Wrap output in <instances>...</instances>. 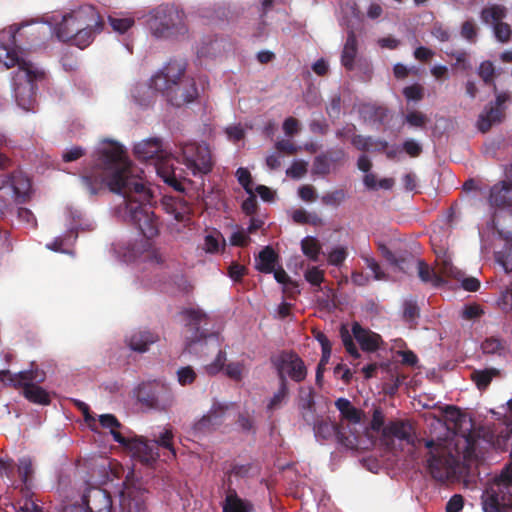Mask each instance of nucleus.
Listing matches in <instances>:
<instances>
[{
	"mask_svg": "<svg viewBox=\"0 0 512 512\" xmlns=\"http://www.w3.org/2000/svg\"><path fill=\"white\" fill-rule=\"evenodd\" d=\"M93 165L80 177L83 189L96 196L106 187L123 196L118 205V215L136 227L147 239L159 234V221L149 206L153 197L149 187L133 175L131 162L122 145L108 141L94 153Z\"/></svg>",
	"mask_w": 512,
	"mask_h": 512,
	"instance_id": "1",
	"label": "nucleus"
},
{
	"mask_svg": "<svg viewBox=\"0 0 512 512\" xmlns=\"http://www.w3.org/2000/svg\"><path fill=\"white\" fill-rule=\"evenodd\" d=\"M186 68L185 61L170 60L150 79V87L174 107L192 103L198 97L196 82L186 75Z\"/></svg>",
	"mask_w": 512,
	"mask_h": 512,
	"instance_id": "2",
	"label": "nucleus"
},
{
	"mask_svg": "<svg viewBox=\"0 0 512 512\" xmlns=\"http://www.w3.org/2000/svg\"><path fill=\"white\" fill-rule=\"evenodd\" d=\"M150 34L161 40H178L188 33L183 10L173 3H163L153 8L146 20Z\"/></svg>",
	"mask_w": 512,
	"mask_h": 512,
	"instance_id": "3",
	"label": "nucleus"
},
{
	"mask_svg": "<svg viewBox=\"0 0 512 512\" xmlns=\"http://www.w3.org/2000/svg\"><path fill=\"white\" fill-rule=\"evenodd\" d=\"M134 155L143 161H153L158 176L177 192H184L185 178L176 174L171 163L172 155L163 147L159 138H149L134 146Z\"/></svg>",
	"mask_w": 512,
	"mask_h": 512,
	"instance_id": "4",
	"label": "nucleus"
},
{
	"mask_svg": "<svg viewBox=\"0 0 512 512\" xmlns=\"http://www.w3.org/2000/svg\"><path fill=\"white\" fill-rule=\"evenodd\" d=\"M425 446L430 449L427 458V468L431 476L444 482L458 479L464 473L465 467L459 454L453 455L446 447L427 440Z\"/></svg>",
	"mask_w": 512,
	"mask_h": 512,
	"instance_id": "5",
	"label": "nucleus"
},
{
	"mask_svg": "<svg viewBox=\"0 0 512 512\" xmlns=\"http://www.w3.org/2000/svg\"><path fill=\"white\" fill-rule=\"evenodd\" d=\"M45 380V373L38 368L12 373L9 370L0 371V381L14 388H23L24 397L35 404L48 405L50 396L45 389L36 385Z\"/></svg>",
	"mask_w": 512,
	"mask_h": 512,
	"instance_id": "6",
	"label": "nucleus"
},
{
	"mask_svg": "<svg viewBox=\"0 0 512 512\" xmlns=\"http://www.w3.org/2000/svg\"><path fill=\"white\" fill-rule=\"evenodd\" d=\"M0 62H2L6 68L18 66V71L14 78L15 97L18 104L25 110H28V107L20 102L19 94L21 90V84L16 83V81L18 78L25 79L29 91L33 93L34 82L41 81L45 78L44 70L36 66L34 63L19 57L15 49H12L6 45H0Z\"/></svg>",
	"mask_w": 512,
	"mask_h": 512,
	"instance_id": "7",
	"label": "nucleus"
},
{
	"mask_svg": "<svg viewBox=\"0 0 512 512\" xmlns=\"http://www.w3.org/2000/svg\"><path fill=\"white\" fill-rule=\"evenodd\" d=\"M482 498L485 512H501L504 508L512 507V468H505L485 490Z\"/></svg>",
	"mask_w": 512,
	"mask_h": 512,
	"instance_id": "8",
	"label": "nucleus"
},
{
	"mask_svg": "<svg viewBox=\"0 0 512 512\" xmlns=\"http://www.w3.org/2000/svg\"><path fill=\"white\" fill-rule=\"evenodd\" d=\"M352 334L346 326L342 325L340 329V336L347 353L353 358L358 359L360 353L354 343L355 339L360 348L368 353L375 352L382 342L381 336L369 329L363 328L358 322L352 324Z\"/></svg>",
	"mask_w": 512,
	"mask_h": 512,
	"instance_id": "9",
	"label": "nucleus"
},
{
	"mask_svg": "<svg viewBox=\"0 0 512 512\" xmlns=\"http://www.w3.org/2000/svg\"><path fill=\"white\" fill-rule=\"evenodd\" d=\"M183 320L185 321V348L189 351L193 346L208 338H215L214 333H209L206 326L208 325L207 314L199 308H185L181 311Z\"/></svg>",
	"mask_w": 512,
	"mask_h": 512,
	"instance_id": "10",
	"label": "nucleus"
},
{
	"mask_svg": "<svg viewBox=\"0 0 512 512\" xmlns=\"http://www.w3.org/2000/svg\"><path fill=\"white\" fill-rule=\"evenodd\" d=\"M183 164L194 176L206 175L213 169L209 147L202 143L188 142L180 146Z\"/></svg>",
	"mask_w": 512,
	"mask_h": 512,
	"instance_id": "11",
	"label": "nucleus"
},
{
	"mask_svg": "<svg viewBox=\"0 0 512 512\" xmlns=\"http://www.w3.org/2000/svg\"><path fill=\"white\" fill-rule=\"evenodd\" d=\"M279 378V382L288 384L287 378L300 383L307 376V368L304 361L294 351H282L271 359Z\"/></svg>",
	"mask_w": 512,
	"mask_h": 512,
	"instance_id": "12",
	"label": "nucleus"
},
{
	"mask_svg": "<svg viewBox=\"0 0 512 512\" xmlns=\"http://www.w3.org/2000/svg\"><path fill=\"white\" fill-rule=\"evenodd\" d=\"M90 16L96 15V9L92 5H82L77 10L65 15L56 27L57 38L63 42H71L77 29L83 24H91Z\"/></svg>",
	"mask_w": 512,
	"mask_h": 512,
	"instance_id": "13",
	"label": "nucleus"
},
{
	"mask_svg": "<svg viewBox=\"0 0 512 512\" xmlns=\"http://www.w3.org/2000/svg\"><path fill=\"white\" fill-rule=\"evenodd\" d=\"M112 436L114 441L128 448L133 457L137 458L145 465H151L159 456V454L154 451V445L149 444V442L143 437L135 436L133 438H128L123 436L119 431H112Z\"/></svg>",
	"mask_w": 512,
	"mask_h": 512,
	"instance_id": "14",
	"label": "nucleus"
},
{
	"mask_svg": "<svg viewBox=\"0 0 512 512\" xmlns=\"http://www.w3.org/2000/svg\"><path fill=\"white\" fill-rule=\"evenodd\" d=\"M415 439V431L409 420L396 419L389 421L382 430L381 441L391 449L395 441L413 444Z\"/></svg>",
	"mask_w": 512,
	"mask_h": 512,
	"instance_id": "15",
	"label": "nucleus"
},
{
	"mask_svg": "<svg viewBox=\"0 0 512 512\" xmlns=\"http://www.w3.org/2000/svg\"><path fill=\"white\" fill-rule=\"evenodd\" d=\"M488 202L493 208L512 212V182L502 180L495 183L490 188Z\"/></svg>",
	"mask_w": 512,
	"mask_h": 512,
	"instance_id": "16",
	"label": "nucleus"
},
{
	"mask_svg": "<svg viewBox=\"0 0 512 512\" xmlns=\"http://www.w3.org/2000/svg\"><path fill=\"white\" fill-rule=\"evenodd\" d=\"M87 512H111V495L100 487H90L83 496Z\"/></svg>",
	"mask_w": 512,
	"mask_h": 512,
	"instance_id": "17",
	"label": "nucleus"
},
{
	"mask_svg": "<svg viewBox=\"0 0 512 512\" xmlns=\"http://www.w3.org/2000/svg\"><path fill=\"white\" fill-rule=\"evenodd\" d=\"M88 19L91 20V24H83L79 27L71 41L80 49L86 48L93 41L95 34L101 32L104 27V21L97 10L96 15L93 17L89 15Z\"/></svg>",
	"mask_w": 512,
	"mask_h": 512,
	"instance_id": "18",
	"label": "nucleus"
},
{
	"mask_svg": "<svg viewBox=\"0 0 512 512\" xmlns=\"http://www.w3.org/2000/svg\"><path fill=\"white\" fill-rule=\"evenodd\" d=\"M313 430L316 438L328 440L335 437L340 444L346 447L351 443L349 437L343 432L342 428L328 419H318L314 423Z\"/></svg>",
	"mask_w": 512,
	"mask_h": 512,
	"instance_id": "19",
	"label": "nucleus"
},
{
	"mask_svg": "<svg viewBox=\"0 0 512 512\" xmlns=\"http://www.w3.org/2000/svg\"><path fill=\"white\" fill-rule=\"evenodd\" d=\"M509 99L506 93L497 95L495 106H491L482 113L478 120V128L481 132H487L494 123L500 122L504 116L502 105Z\"/></svg>",
	"mask_w": 512,
	"mask_h": 512,
	"instance_id": "20",
	"label": "nucleus"
},
{
	"mask_svg": "<svg viewBox=\"0 0 512 512\" xmlns=\"http://www.w3.org/2000/svg\"><path fill=\"white\" fill-rule=\"evenodd\" d=\"M8 182L18 202L24 203L30 198L31 180L23 171H13L8 177Z\"/></svg>",
	"mask_w": 512,
	"mask_h": 512,
	"instance_id": "21",
	"label": "nucleus"
},
{
	"mask_svg": "<svg viewBox=\"0 0 512 512\" xmlns=\"http://www.w3.org/2000/svg\"><path fill=\"white\" fill-rule=\"evenodd\" d=\"M159 341V335L151 330L135 331L128 339L127 344L133 351L144 353L149 346Z\"/></svg>",
	"mask_w": 512,
	"mask_h": 512,
	"instance_id": "22",
	"label": "nucleus"
},
{
	"mask_svg": "<svg viewBox=\"0 0 512 512\" xmlns=\"http://www.w3.org/2000/svg\"><path fill=\"white\" fill-rule=\"evenodd\" d=\"M163 207L167 214L171 215L177 222L187 224L190 217V208L186 202L176 198H165Z\"/></svg>",
	"mask_w": 512,
	"mask_h": 512,
	"instance_id": "23",
	"label": "nucleus"
},
{
	"mask_svg": "<svg viewBox=\"0 0 512 512\" xmlns=\"http://www.w3.org/2000/svg\"><path fill=\"white\" fill-rule=\"evenodd\" d=\"M223 512H254L251 501L238 496L235 489L229 487L222 506Z\"/></svg>",
	"mask_w": 512,
	"mask_h": 512,
	"instance_id": "24",
	"label": "nucleus"
},
{
	"mask_svg": "<svg viewBox=\"0 0 512 512\" xmlns=\"http://www.w3.org/2000/svg\"><path fill=\"white\" fill-rule=\"evenodd\" d=\"M358 44L354 31H349L341 54V64L348 70L354 69V62L357 56Z\"/></svg>",
	"mask_w": 512,
	"mask_h": 512,
	"instance_id": "25",
	"label": "nucleus"
},
{
	"mask_svg": "<svg viewBox=\"0 0 512 512\" xmlns=\"http://www.w3.org/2000/svg\"><path fill=\"white\" fill-rule=\"evenodd\" d=\"M277 262L278 254L272 247L266 246L255 259V268L261 273L270 274L274 271Z\"/></svg>",
	"mask_w": 512,
	"mask_h": 512,
	"instance_id": "26",
	"label": "nucleus"
},
{
	"mask_svg": "<svg viewBox=\"0 0 512 512\" xmlns=\"http://www.w3.org/2000/svg\"><path fill=\"white\" fill-rule=\"evenodd\" d=\"M481 349L484 354L497 355L502 358H506L509 354L507 342L497 337L486 338L481 344Z\"/></svg>",
	"mask_w": 512,
	"mask_h": 512,
	"instance_id": "27",
	"label": "nucleus"
},
{
	"mask_svg": "<svg viewBox=\"0 0 512 512\" xmlns=\"http://www.w3.org/2000/svg\"><path fill=\"white\" fill-rule=\"evenodd\" d=\"M359 113L365 121L383 123L387 118V109L373 104H362Z\"/></svg>",
	"mask_w": 512,
	"mask_h": 512,
	"instance_id": "28",
	"label": "nucleus"
},
{
	"mask_svg": "<svg viewBox=\"0 0 512 512\" xmlns=\"http://www.w3.org/2000/svg\"><path fill=\"white\" fill-rule=\"evenodd\" d=\"M236 406L235 403H221L214 401L207 415L209 416L213 426L218 429L226 419V413Z\"/></svg>",
	"mask_w": 512,
	"mask_h": 512,
	"instance_id": "29",
	"label": "nucleus"
},
{
	"mask_svg": "<svg viewBox=\"0 0 512 512\" xmlns=\"http://www.w3.org/2000/svg\"><path fill=\"white\" fill-rule=\"evenodd\" d=\"M500 371L497 368H486L483 370H474L471 373V380L480 391H485L494 377H498Z\"/></svg>",
	"mask_w": 512,
	"mask_h": 512,
	"instance_id": "30",
	"label": "nucleus"
},
{
	"mask_svg": "<svg viewBox=\"0 0 512 512\" xmlns=\"http://www.w3.org/2000/svg\"><path fill=\"white\" fill-rule=\"evenodd\" d=\"M335 406L342 417L351 423H359L361 420V411L354 407L346 398H339L335 401Z\"/></svg>",
	"mask_w": 512,
	"mask_h": 512,
	"instance_id": "31",
	"label": "nucleus"
},
{
	"mask_svg": "<svg viewBox=\"0 0 512 512\" xmlns=\"http://www.w3.org/2000/svg\"><path fill=\"white\" fill-rule=\"evenodd\" d=\"M418 276L424 283H431L435 287L444 284L443 278L438 275L429 265L423 260H417Z\"/></svg>",
	"mask_w": 512,
	"mask_h": 512,
	"instance_id": "32",
	"label": "nucleus"
},
{
	"mask_svg": "<svg viewBox=\"0 0 512 512\" xmlns=\"http://www.w3.org/2000/svg\"><path fill=\"white\" fill-rule=\"evenodd\" d=\"M506 16V8L502 5H491L481 11V19L486 24H496Z\"/></svg>",
	"mask_w": 512,
	"mask_h": 512,
	"instance_id": "33",
	"label": "nucleus"
},
{
	"mask_svg": "<svg viewBox=\"0 0 512 512\" xmlns=\"http://www.w3.org/2000/svg\"><path fill=\"white\" fill-rule=\"evenodd\" d=\"M301 249L304 255L310 260L314 262L318 261L321 246L316 238L310 236L305 237L301 241Z\"/></svg>",
	"mask_w": 512,
	"mask_h": 512,
	"instance_id": "34",
	"label": "nucleus"
},
{
	"mask_svg": "<svg viewBox=\"0 0 512 512\" xmlns=\"http://www.w3.org/2000/svg\"><path fill=\"white\" fill-rule=\"evenodd\" d=\"M18 472L22 483L26 488H30L32 484L33 464L29 457L19 459Z\"/></svg>",
	"mask_w": 512,
	"mask_h": 512,
	"instance_id": "35",
	"label": "nucleus"
},
{
	"mask_svg": "<svg viewBox=\"0 0 512 512\" xmlns=\"http://www.w3.org/2000/svg\"><path fill=\"white\" fill-rule=\"evenodd\" d=\"M300 408L302 410L303 418L306 422H309L313 419L312 414L315 411V401L312 389H309L305 395H301Z\"/></svg>",
	"mask_w": 512,
	"mask_h": 512,
	"instance_id": "36",
	"label": "nucleus"
},
{
	"mask_svg": "<svg viewBox=\"0 0 512 512\" xmlns=\"http://www.w3.org/2000/svg\"><path fill=\"white\" fill-rule=\"evenodd\" d=\"M347 198V193L344 189H336L331 192H327L321 196V202L325 206L339 207Z\"/></svg>",
	"mask_w": 512,
	"mask_h": 512,
	"instance_id": "37",
	"label": "nucleus"
},
{
	"mask_svg": "<svg viewBox=\"0 0 512 512\" xmlns=\"http://www.w3.org/2000/svg\"><path fill=\"white\" fill-rule=\"evenodd\" d=\"M289 395V387L288 384H285L284 382H279V388L277 392L274 393L273 397L270 399L267 410L268 411H274L281 407L283 402L286 400V398Z\"/></svg>",
	"mask_w": 512,
	"mask_h": 512,
	"instance_id": "38",
	"label": "nucleus"
},
{
	"mask_svg": "<svg viewBox=\"0 0 512 512\" xmlns=\"http://www.w3.org/2000/svg\"><path fill=\"white\" fill-rule=\"evenodd\" d=\"M391 264L403 273H410L414 267L415 258L411 253L404 252L396 255Z\"/></svg>",
	"mask_w": 512,
	"mask_h": 512,
	"instance_id": "39",
	"label": "nucleus"
},
{
	"mask_svg": "<svg viewBox=\"0 0 512 512\" xmlns=\"http://www.w3.org/2000/svg\"><path fill=\"white\" fill-rule=\"evenodd\" d=\"M331 171L328 155L323 153L316 156L313 160L312 174L317 176H326Z\"/></svg>",
	"mask_w": 512,
	"mask_h": 512,
	"instance_id": "40",
	"label": "nucleus"
},
{
	"mask_svg": "<svg viewBox=\"0 0 512 512\" xmlns=\"http://www.w3.org/2000/svg\"><path fill=\"white\" fill-rule=\"evenodd\" d=\"M108 21L112 29L119 34L127 32L135 23L134 18L132 17L118 18L109 16Z\"/></svg>",
	"mask_w": 512,
	"mask_h": 512,
	"instance_id": "41",
	"label": "nucleus"
},
{
	"mask_svg": "<svg viewBox=\"0 0 512 512\" xmlns=\"http://www.w3.org/2000/svg\"><path fill=\"white\" fill-rule=\"evenodd\" d=\"M215 430L216 428L213 426V423L207 414L203 415L192 426V433L194 436L207 434Z\"/></svg>",
	"mask_w": 512,
	"mask_h": 512,
	"instance_id": "42",
	"label": "nucleus"
},
{
	"mask_svg": "<svg viewBox=\"0 0 512 512\" xmlns=\"http://www.w3.org/2000/svg\"><path fill=\"white\" fill-rule=\"evenodd\" d=\"M176 375L177 381L181 386L191 385L197 378V374L191 366L180 367L177 370Z\"/></svg>",
	"mask_w": 512,
	"mask_h": 512,
	"instance_id": "43",
	"label": "nucleus"
},
{
	"mask_svg": "<svg viewBox=\"0 0 512 512\" xmlns=\"http://www.w3.org/2000/svg\"><path fill=\"white\" fill-rule=\"evenodd\" d=\"M445 417L455 428L461 427L465 421V415L461 412L460 408L453 405L446 406Z\"/></svg>",
	"mask_w": 512,
	"mask_h": 512,
	"instance_id": "44",
	"label": "nucleus"
},
{
	"mask_svg": "<svg viewBox=\"0 0 512 512\" xmlns=\"http://www.w3.org/2000/svg\"><path fill=\"white\" fill-rule=\"evenodd\" d=\"M428 121V117L419 111H411L405 116V122L410 127L424 128Z\"/></svg>",
	"mask_w": 512,
	"mask_h": 512,
	"instance_id": "45",
	"label": "nucleus"
},
{
	"mask_svg": "<svg viewBox=\"0 0 512 512\" xmlns=\"http://www.w3.org/2000/svg\"><path fill=\"white\" fill-rule=\"evenodd\" d=\"M445 53L447 56L454 58L456 61L455 65L461 67V69L468 70L471 68L468 62V53L465 50L447 49Z\"/></svg>",
	"mask_w": 512,
	"mask_h": 512,
	"instance_id": "46",
	"label": "nucleus"
},
{
	"mask_svg": "<svg viewBox=\"0 0 512 512\" xmlns=\"http://www.w3.org/2000/svg\"><path fill=\"white\" fill-rule=\"evenodd\" d=\"M308 163L304 160H296L287 169V175L294 179H300L307 173Z\"/></svg>",
	"mask_w": 512,
	"mask_h": 512,
	"instance_id": "47",
	"label": "nucleus"
},
{
	"mask_svg": "<svg viewBox=\"0 0 512 512\" xmlns=\"http://www.w3.org/2000/svg\"><path fill=\"white\" fill-rule=\"evenodd\" d=\"M236 423L243 432L255 433L256 431L254 419L248 412L239 413Z\"/></svg>",
	"mask_w": 512,
	"mask_h": 512,
	"instance_id": "48",
	"label": "nucleus"
},
{
	"mask_svg": "<svg viewBox=\"0 0 512 512\" xmlns=\"http://www.w3.org/2000/svg\"><path fill=\"white\" fill-rule=\"evenodd\" d=\"M419 317V307L415 301H405L403 310V319L408 323H413Z\"/></svg>",
	"mask_w": 512,
	"mask_h": 512,
	"instance_id": "49",
	"label": "nucleus"
},
{
	"mask_svg": "<svg viewBox=\"0 0 512 512\" xmlns=\"http://www.w3.org/2000/svg\"><path fill=\"white\" fill-rule=\"evenodd\" d=\"M483 314V309L477 303L465 305L461 312V316L465 320H474L480 318Z\"/></svg>",
	"mask_w": 512,
	"mask_h": 512,
	"instance_id": "50",
	"label": "nucleus"
},
{
	"mask_svg": "<svg viewBox=\"0 0 512 512\" xmlns=\"http://www.w3.org/2000/svg\"><path fill=\"white\" fill-rule=\"evenodd\" d=\"M225 361H226V353L222 350H219L215 360L205 367L206 372L209 375L217 374L224 368Z\"/></svg>",
	"mask_w": 512,
	"mask_h": 512,
	"instance_id": "51",
	"label": "nucleus"
},
{
	"mask_svg": "<svg viewBox=\"0 0 512 512\" xmlns=\"http://www.w3.org/2000/svg\"><path fill=\"white\" fill-rule=\"evenodd\" d=\"M385 416L380 407H376L373 410L372 419L370 422V428L377 433H382L383 428L385 427Z\"/></svg>",
	"mask_w": 512,
	"mask_h": 512,
	"instance_id": "52",
	"label": "nucleus"
},
{
	"mask_svg": "<svg viewBox=\"0 0 512 512\" xmlns=\"http://www.w3.org/2000/svg\"><path fill=\"white\" fill-rule=\"evenodd\" d=\"M236 177L239 184L244 188L247 193H251L252 189V177L248 169L240 167L236 171Z\"/></svg>",
	"mask_w": 512,
	"mask_h": 512,
	"instance_id": "53",
	"label": "nucleus"
},
{
	"mask_svg": "<svg viewBox=\"0 0 512 512\" xmlns=\"http://www.w3.org/2000/svg\"><path fill=\"white\" fill-rule=\"evenodd\" d=\"M120 506V512H143L142 504L140 502H132L125 492L120 494Z\"/></svg>",
	"mask_w": 512,
	"mask_h": 512,
	"instance_id": "54",
	"label": "nucleus"
},
{
	"mask_svg": "<svg viewBox=\"0 0 512 512\" xmlns=\"http://www.w3.org/2000/svg\"><path fill=\"white\" fill-rule=\"evenodd\" d=\"M402 150L412 158L419 157L423 151L422 145L414 139H407L402 144Z\"/></svg>",
	"mask_w": 512,
	"mask_h": 512,
	"instance_id": "55",
	"label": "nucleus"
},
{
	"mask_svg": "<svg viewBox=\"0 0 512 512\" xmlns=\"http://www.w3.org/2000/svg\"><path fill=\"white\" fill-rule=\"evenodd\" d=\"M305 279L313 286H320L324 281V272L318 267H311L305 272Z\"/></svg>",
	"mask_w": 512,
	"mask_h": 512,
	"instance_id": "56",
	"label": "nucleus"
},
{
	"mask_svg": "<svg viewBox=\"0 0 512 512\" xmlns=\"http://www.w3.org/2000/svg\"><path fill=\"white\" fill-rule=\"evenodd\" d=\"M172 439H173L172 431L169 429H166L163 433L160 434L159 438L157 440H155L154 442L158 446L168 449L172 453L173 457H176V452L173 447Z\"/></svg>",
	"mask_w": 512,
	"mask_h": 512,
	"instance_id": "57",
	"label": "nucleus"
},
{
	"mask_svg": "<svg viewBox=\"0 0 512 512\" xmlns=\"http://www.w3.org/2000/svg\"><path fill=\"white\" fill-rule=\"evenodd\" d=\"M351 144L360 151H369L373 146L372 137H364L362 135L354 134L351 138Z\"/></svg>",
	"mask_w": 512,
	"mask_h": 512,
	"instance_id": "58",
	"label": "nucleus"
},
{
	"mask_svg": "<svg viewBox=\"0 0 512 512\" xmlns=\"http://www.w3.org/2000/svg\"><path fill=\"white\" fill-rule=\"evenodd\" d=\"M403 95L407 100L420 101L424 96L423 87L419 84H413L403 89Z\"/></svg>",
	"mask_w": 512,
	"mask_h": 512,
	"instance_id": "59",
	"label": "nucleus"
},
{
	"mask_svg": "<svg viewBox=\"0 0 512 512\" xmlns=\"http://www.w3.org/2000/svg\"><path fill=\"white\" fill-rule=\"evenodd\" d=\"M347 257V251L344 247H337L328 254V263L334 266H340Z\"/></svg>",
	"mask_w": 512,
	"mask_h": 512,
	"instance_id": "60",
	"label": "nucleus"
},
{
	"mask_svg": "<svg viewBox=\"0 0 512 512\" xmlns=\"http://www.w3.org/2000/svg\"><path fill=\"white\" fill-rule=\"evenodd\" d=\"M478 74L486 84H490L494 77L493 63L490 61L482 62L480 64Z\"/></svg>",
	"mask_w": 512,
	"mask_h": 512,
	"instance_id": "61",
	"label": "nucleus"
},
{
	"mask_svg": "<svg viewBox=\"0 0 512 512\" xmlns=\"http://www.w3.org/2000/svg\"><path fill=\"white\" fill-rule=\"evenodd\" d=\"M511 28L507 23L499 22L494 25V34L501 42H507L511 36Z\"/></svg>",
	"mask_w": 512,
	"mask_h": 512,
	"instance_id": "62",
	"label": "nucleus"
},
{
	"mask_svg": "<svg viewBox=\"0 0 512 512\" xmlns=\"http://www.w3.org/2000/svg\"><path fill=\"white\" fill-rule=\"evenodd\" d=\"M225 373L230 379L240 381L242 379L243 364L240 362L229 363L225 367Z\"/></svg>",
	"mask_w": 512,
	"mask_h": 512,
	"instance_id": "63",
	"label": "nucleus"
},
{
	"mask_svg": "<svg viewBox=\"0 0 512 512\" xmlns=\"http://www.w3.org/2000/svg\"><path fill=\"white\" fill-rule=\"evenodd\" d=\"M498 305L504 313L512 314V289H506L502 292Z\"/></svg>",
	"mask_w": 512,
	"mask_h": 512,
	"instance_id": "64",
	"label": "nucleus"
}]
</instances>
